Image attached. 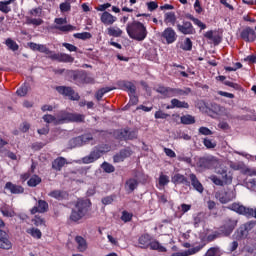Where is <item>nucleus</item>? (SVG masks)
Here are the masks:
<instances>
[{
	"label": "nucleus",
	"mask_w": 256,
	"mask_h": 256,
	"mask_svg": "<svg viewBox=\"0 0 256 256\" xmlns=\"http://www.w3.org/2000/svg\"><path fill=\"white\" fill-rule=\"evenodd\" d=\"M28 47L32 51L44 53V55H47L48 59H51V61H58V63H73V61H75V58H73V56L65 53H55V51L47 48V45L45 44L30 42L28 43Z\"/></svg>",
	"instance_id": "1"
},
{
	"label": "nucleus",
	"mask_w": 256,
	"mask_h": 256,
	"mask_svg": "<svg viewBox=\"0 0 256 256\" xmlns=\"http://www.w3.org/2000/svg\"><path fill=\"white\" fill-rule=\"evenodd\" d=\"M91 209V200L89 199H78L74 207L71 209L69 220L72 223H79L81 219H85L89 215Z\"/></svg>",
	"instance_id": "2"
},
{
	"label": "nucleus",
	"mask_w": 256,
	"mask_h": 256,
	"mask_svg": "<svg viewBox=\"0 0 256 256\" xmlns=\"http://www.w3.org/2000/svg\"><path fill=\"white\" fill-rule=\"evenodd\" d=\"M126 32L130 39H134L135 41H145V39H147V27L139 21L128 23L126 26Z\"/></svg>",
	"instance_id": "3"
},
{
	"label": "nucleus",
	"mask_w": 256,
	"mask_h": 256,
	"mask_svg": "<svg viewBox=\"0 0 256 256\" xmlns=\"http://www.w3.org/2000/svg\"><path fill=\"white\" fill-rule=\"evenodd\" d=\"M66 79L78 86L94 82L93 78L89 77L85 70H66Z\"/></svg>",
	"instance_id": "4"
},
{
	"label": "nucleus",
	"mask_w": 256,
	"mask_h": 256,
	"mask_svg": "<svg viewBox=\"0 0 256 256\" xmlns=\"http://www.w3.org/2000/svg\"><path fill=\"white\" fill-rule=\"evenodd\" d=\"M111 151V146L108 144H100L95 146L88 156L82 158L83 163L89 165V163H95V161L101 159L105 153Z\"/></svg>",
	"instance_id": "5"
},
{
	"label": "nucleus",
	"mask_w": 256,
	"mask_h": 256,
	"mask_svg": "<svg viewBox=\"0 0 256 256\" xmlns=\"http://www.w3.org/2000/svg\"><path fill=\"white\" fill-rule=\"evenodd\" d=\"M256 221L250 220L248 222H245L241 224L234 232L233 239L235 241H245V239L249 238V235H251V231L255 229Z\"/></svg>",
	"instance_id": "6"
},
{
	"label": "nucleus",
	"mask_w": 256,
	"mask_h": 256,
	"mask_svg": "<svg viewBox=\"0 0 256 256\" xmlns=\"http://www.w3.org/2000/svg\"><path fill=\"white\" fill-rule=\"evenodd\" d=\"M56 123L63 125V123H85V114L61 112Z\"/></svg>",
	"instance_id": "7"
},
{
	"label": "nucleus",
	"mask_w": 256,
	"mask_h": 256,
	"mask_svg": "<svg viewBox=\"0 0 256 256\" xmlns=\"http://www.w3.org/2000/svg\"><path fill=\"white\" fill-rule=\"evenodd\" d=\"M230 211H234V213H238V215H243L244 217H254L256 219V208H249L243 206L240 203L234 202L228 206Z\"/></svg>",
	"instance_id": "8"
},
{
	"label": "nucleus",
	"mask_w": 256,
	"mask_h": 256,
	"mask_svg": "<svg viewBox=\"0 0 256 256\" xmlns=\"http://www.w3.org/2000/svg\"><path fill=\"white\" fill-rule=\"evenodd\" d=\"M3 229H5V222L0 218V249L9 251V249H13V243H11L7 231Z\"/></svg>",
	"instance_id": "9"
},
{
	"label": "nucleus",
	"mask_w": 256,
	"mask_h": 256,
	"mask_svg": "<svg viewBox=\"0 0 256 256\" xmlns=\"http://www.w3.org/2000/svg\"><path fill=\"white\" fill-rule=\"evenodd\" d=\"M114 137L119 141H133V139H137V131L129 128L118 129L114 131Z\"/></svg>",
	"instance_id": "10"
},
{
	"label": "nucleus",
	"mask_w": 256,
	"mask_h": 256,
	"mask_svg": "<svg viewBox=\"0 0 256 256\" xmlns=\"http://www.w3.org/2000/svg\"><path fill=\"white\" fill-rule=\"evenodd\" d=\"M56 91L60 95H63V97H67L70 101H79L81 99L79 93L75 92L71 86H57Z\"/></svg>",
	"instance_id": "11"
},
{
	"label": "nucleus",
	"mask_w": 256,
	"mask_h": 256,
	"mask_svg": "<svg viewBox=\"0 0 256 256\" xmlns=\"http://www.w3.org/2000/svg\"><path fill=\"white\" fill-rule=\"evenodd\" d=\"M200 169H217L219 167V160L214 156L202 157L198 161Z\"/></svg>",
	"instance_id": "12"
},
{
	"label": "nucleus",
	"mask_w": 256,
	"mask_h": 256,
	"mask_svg": "<svg viewBox=\"0 0 256 256\" xmlns=\"http://www.w3.org/2000/svg\"><path fill=\"white\" fill-rule=\"evenodd\" d=\"M238 221L236 219L228 218L224 221V224L220 226L219 230L220 233L224 237H229L233 231H235V227H237Z\"/></svg>",
	"instance_id": "13"
},
{
	"label": "nucleus",
	"mask_w": 256,
	"mask_h": 256,
	"mask_svg": "<svg viewBox=\"0 0 256 256\" xmlns=\"http://www.w3.org/2000/svg\"><path fill=\"white\" fill-rule=\"evenodd\" d=\"M176 29L182 35H195V33H197V30H195L193 23L187 20H183L181 24L178 23L176 25Z\"/></svg>",
	"instance_id": "14"
},
{
	"label": "nucleus",
	"mask_w": 256,
	"mask_h": 256,
	"mask_svg": "<svg viewBox=\"0 0 256 256\" xmlns=\"http://www.w3.org/2000/svg\"><path fill=\"white\" fill-rule=\"evenodd\" d=\"M240 38L246 43H253L256 41L255 29L247 26L240 32Z\"/></svg>",
	"instance_id": "15"
},
{
	"label": "nucleus",
	"mask_w": 256,
	"mask_h": 256,
	"mask_svg": "<svg viewBox=\"0 0 256 256\" xmlns=\"http://www.w3.org/2000/svg\"><path fill=\"white\" fill-rule=\"evenodd\" d=\"M56 26H54V29H57L58 31H62L63 33H68L69 31H75L77 28L73 25H65L67 23V19L65 18H56L55 19ZM64 25V26H59Z\"/></svg>",
	"instance_id": "16"
},
{
	"label": "nucleus",
	"mask_w": 256,
	"mask_h": 256,
	"mask_svg": "<svg viewBox=\"0 0 256 256\" xmlns=\"http://www.w3.org/2000/svg\"><path fill=\"white\" fill-rule=\"evenodd\" d=\"M162 39H165L168 45L177 41V32L171 27L166 28L161 35Z\"/></svg>",
	"instance_id": "17"
},
{
	"label": "nucleus",
	"mask_w": 256,
	"mask_h": 256,
	"mask_svg": "<svg viewBox=\"0 0 256 256\" xmlns=\"http://www.w3.org/2000/svg\"><path fill=\"white\" fill-rule=\"evenodd\" d=\"M49 211V203L45 200H38L36 205L31 208V215H36V213H47Z\"/></svg>",
	"instance_id": "18"
},
{
	"label": "nucleus",
	"mask_w": 256,
	"mask_h": 256,
	"mask_svg": "<svg viewBox=\"0 0 256 256\" xmlns=\"http://www.w3.org/2000/svg\"><path fill=\"white\" fill-rule=\"evenodd\" d=\"M118 87L124 91H128L129 94L135 95L137 93V87L131 81L120 80L117 82Z\"/></svg>",
	"instance_id": "19"
},
{
	"label": "nucleus",
	"mask_w": 256,
	"mask_h": 256,
	"mask_svg": "<svg viewBox=\"0 0 256 256\" xmlns=\"http://www.w3.org/2000/svg\"><path fill=\"white\" fill-rule=\"evenodd\" d=\"M171 182L174 185H185L186 187H191V182L183 174H175L174 176H172Z\"/></svg>",
	"instance_id": "20"
},
{
	"label": "nucleus",
	"mask_w": 256,
	"mask_h": 256,
	"mask_svg": "<svg viewBox=\"0 0 256 256\" xmlns=\"http://www.w3.org/2000/svg\"><path fill=\"white\" fill-rule=\"evenodd\" d=\"M217 199H219L220 203L227 204L235 198V193L233 191H227V192H219L216 194Z\"/></svg>",
	"instance_id": "21"
},
{
	"label": "nucleus",
	"mask_w": 256,
	"mask_h": 256,
	"mask_svg": "<svg viewBox=\"0 0 256 256\" xmlns=\"http://www.w3.org/2000/svg\"><path fill=\"white\" fill-rule=\"evenodd\" d=\"M48 197H52L56 201H65V199H68L69 193L63 190H52L48 193Z\"/></svg>",
	"instance_id": "22"
},
{
	"label": "nucleus",
	"mask_w": 256,
	"mask_h": 256,
	"mask_svg": "<svg viewBox=\"0 0 256 256\" xmlns=\"http://www.w3.org/2000/svg\"><path fill=\"white\" fill-rule=\"evenodd\" d=\"M166 109H189V103L173 98L171 100V105H168Z\"/></svg>",
	"instance_id": "23"
},
{
	"label": "nucleus",
	"mask_w": 256,
	"mask_h": 256,
	"mask_svg": "<svg viewBox=\"0 0 256 256\" xmlns=\"http://www.w3.org/2000/svg\"><path fill=\"white\" fill-rule=\"evenodd\" d=\"M5 189H8V191H10V193L13 195H21V193H25V188H23V186L13 184L12 182H7Z\"/></svg>",
	"instance_id": "24"
},
{
	"label": "nucleus",
	"mask_w": 256,
	"mask_h": 256,
	"mask_svg": "<svg viewBox=\"0 0 256 256\" xmlns=\"http://www.w3.org/2000/svg\"><path fill=\"white\" fill-rule=\"evenodd\" d=\"M189 179H190L191 185L195 189V191H198V193H203V191H205V188L203 187V184H201V182L197 178V175L192 173L189 175Z\"/></svg>",
	"instance_id": "25"
},
{
	"label": "nucleus",
	"mask_w": 256,
	"mask_h": 256,
	"mask_svg": "<svg viewBox=\"0 0 256 256\" xmlns=\"http://www.w3.org/2000/svg\"><path fill=\"white\" fill-rule=\"evenodd\" d=\"M100 21L104 25H113V23H115L117 21V17L113 16L108 11H105L102 13V15L100 17Z\"/></svg>",
	"instance_id": "26"
},
{
	"label": "nucleus",
	"mask_w": 256,
	"mask_h": 256,
	"mask_svg": "<svg viewBox=\"0 0 256 256\" xmlns=\"http://www.w3.org/2000/svg\"><path fill=\"white\" fill-rule=\"evenodd\" d=\"M137 187H139V181L137 179L130 178L125 182V190L128 194L133 193Z\"/></svg>",
	"instance_id": "27"
},
{
	"label": "nucleus",
	"mask_w": 256,
	"mask_h": 256,
	"mask_svg": "<svg viewBox=\"0 0 256 256\" xmlns=\"http://www.w3.org/2000/svg\"><path fill=\"white\" fill-rule=\"evenodd\" d=\"M215 169V173H217V175H220L221 179H224L225 181V185H229L232 183L233 178L229 175H227V170L225 168H214Z\"/></svg>",
	"instance_id": "28"
},
{
	"label": "nucleus",
	"mask_w": 256,
	"mask_h": 256,
	"mask_svg": "<svg viewBox=\"0 0 256 256\" xmlns=\"http://www.w3.org/2000/svg\"><path fill=\"white\" fill-rule=\"evenodd\" d=\"M156 93H160L165 98H171L173 97V88L160 85L156 88Z\"/></svg>",
	"instance_id": "29"
},
{
	"label": "nucleus",
	"mask_w": 256,
	"mask_h": 256,
	"mask_svg": "<svg viewBox=\"0 0 256 256\" xmlns=\"http://www.w3.org/2000/svg\"><path fill=\"white\" fill-rule=\"evenodd\" d=\"M65 165H67V159L64 157H58L52 162V169H55V171H61Z\"/></svg>",
	"instance_id": "30"
},
{
	"label": "nucleus",
	"mask_w": 256,
	"mask_h": 256,
	"mask_svg": "<svg viewBox=\"0 0 256 256\" xmlns=\"http://www.w3.org/2000/svg\"><path fill=\"white\" fill-rule=\"evenodd\" d=\"M205 39H208L209 41H213V45L217 47L223 41L221 36L219 35H213V30H209L204 34Z\"/></svg>",
	"instance_id": "31"
},
{
	"label": "nucleus",
	"mask_w": 256,
	"mask_h": 256,
	"mask_svg": "<svg viewBox=\"0 0 256 256\" xmlns=\"http://www.w3.org/2000/svg\"><path fill=\"white\" fill-rule=\"evenodd\" d=\"M139 245L141 249H147L151 243V235L143 234L138 239Z\"/></svg>",
	"instance_id": "32"
},
{
	"label": "nucleus",
	"mask_w": 256,
	"mask_h": 256,
	"mask_svg": "<svg viewBox=\"0 0 256 256\" xmlns=\"http://www.w3.org/2000/svg\"><path fill=\"white\" fill-rule=\"evenodd\" d=\"M75 241L78 245V251H80V253H84V251H87V240H85L83 236H76Z\"/></svg>",
	"instance_id": "33"
},
{
	"label": "nucleus",
	"mask_w": 256,
	"mask_h": 256,
	"mask_svg": "<svg viewBox=\"0 0 256 256\" xmlns=\"http://www.w3.org/2000/svg\"><path fill=\"white\" fill-rule=\"evenodd\" d=\"M152 251H159V253H167V248H165L159 241L155 240L150 242L149 246Z\"/></svg>",
	"instance_id": "34"
},
{
	"label": "nucleus",
	"mask_w": 256,
	"mask_h": 256,
	"mask_svg": "<svg viewBox=\"0 0 256 256\" xmlns=\"http://www.w3.org/2000/svg\"><path fill=\"white\" fill-rule=\"evenodd\" d=\"M106 31L109 37H121L123 35V30L117 26L109 27Z\"/></svg>",
	"instance_id": "35"
},
{
	"label": "nucleus",
	"mask_w": 256,
	"mask_h": 256,
	"mask_svg": "<svg viewBox=\"0 0 256 256\" xmlns=\"http://www.w3.org/2000/svg\"><path fill=\"white\" fill-rule=\"evenodd\" d=\"M164 22L166 24L170 23V25L175 26L177 23V16L175 15V12H167L164 14Z\"/></svg>",
	"instance_id": "36"
},
{
	"label": "nucleus",
	"mask_w": 256,
	"mask_h": 256,
	"mask_svg": "<svg viewBox=\"0 0 256 256\" xmlns=\"http://www.w3.org/2000/svg\"><path fill=\"white\" fill-rule=\"evenodd\" d=\"M180 123H182V125H194L195 116L191 114L183 115L180 117Z\"/></svg>",
	"instance_id": "37"
},
{
	"label": "nucleus",
	"mask_w": 256,
	"mask_h": 256,
	"mask_svg": "<svg viewBox=\"0 0 256 256\" xmlns=\"http://www.w3.org/2000/svg\"><path fill=\"white\" fill-rule=\"evenodd\" d=\"M13 1L15 0L0 1V11L5 14L11 13V7H9V5H11Z\"/></svg>",
	"instance_id": "38"
},
{
	"label": "nucleus",
	"mask_w": 256,
	"mask_h": 256,
	"mask_svg": "<svg viewBox=\"0 0 256 256\" xmlns=\"http://www.w3.org/2000/svg\"><path fill=\"white\" fill-rule=\"evenodd\" d=\"M113 91V88L111 87H104L99 89L96 93H95V97L97 99V101H101V99H103V96L106 95V93H109Z\"/></svg>",
	"instance_id": "39"
},
{
	"label": "nucleus",
	"mask_w": 256,
	"mask_h": 256,
	"mask_svg": "<svg viewBox=\"0 0 256 256\" xmlns=\"http://www.w3.org/2000/svg\"><path fill=\"white\" fill-rule=\"evenodd\" d=\"M221 237H224V236L220 230L214 231L206 237V241H207V243H213V241H215L216 239H219Z\"/></svg>",
	"instance_id": "40"
},
{
	"label": "nucleus",
	"mask_w": 256,
	"mask_h": 256,
	"mask_svg": "<svg viewBox=\"0 0 256 256\" xmlns=\"http://www.w3.org/2000/svg\"><path fill=\"white\" fill-rule=\"evenodd\" d=\"M40 183H41V177H39V175L34 174L28 180L27 185L28 187H37V185H39Z\"/></svg>",
	"instance_id": "41"
},
{
	"label": "nucleus",
	"mask_w": 256,
	"mask_h": 256,
	"mask_svg": "<svg viewBox=\"0 0 256 256\" xmlns=\"http://www.w3.org/2000/svg\"><path fill=\"white\" fill-rule=\"evenodd\" d=\"M5 45L10 49V51H19V44L11 38L6 39Z\"/></svg>",
	"instance_id": "42"
},
{
	"label": "nucleus",
	"mask_w": 256,
	"mask_h": 256,
	"mask_svg": "<svg viewBox=\"0 0 256 256\" xmlns=\"http://www.w3.org/2000/svg\"><path fill=\"white\" fill-rule=\"evenodd\" d=\"M182 51H191L193 49V41L191 38H185L184 42L180 45Z\"/></svg>",
	"instance_id": "43"
},
{
	"label": "nucleus",
	"mask_w": 256,
	"mask_h": 256,
	"mask_svg": "<svg viewBox=\"0 0 256 256\" xmlns=\"http://www.w3.org/2000/svg\"><path fill=\"white\" fill-rule=\"evenodd\" d=\"M191 93V88H185L184 90L181 88H173V97L189 95Z\"/></svg>",
	"instance_id": "44"
},
{
	"label": "nucleus",
	"mask_w": 256,
	"mask_h": 256,
	"mask_svg": "<svg viewBox=\"0 0 256 256\" xmlns=\"http://www.w3.org/2000/svg\"><path fill=\"white\" fill-rule=\"evenodd\" d=\"M104 173H115V166L109 162H103L101 165Z\"/></svg>",
	"instance_id": "45"
},
{
	"label": "nucleus",
	"mask_w": 256,
	"mask_h": 256,
	"mask_svg": "<svg viewBox=\"0 0 256 256\" xmlns=\"http://www.w3.org/2000/svg\"><path fill=\"white\" fill-rule=\"evenodd\" d=\"M81 138L80 137H75L72 138L69 142H68V147L70 149H75V147H81Z\"/></svg>",
	"instance_id": "46"
},
{
	"label": "nucleus",
	"mask_w": 256,
	"mask_h": 256,
	"mask_svg": "<svg viewBox=\"0 0 256 256\" xmlns=\"http://www.w3.org/2000/svg\"><path fill=\"white\" fill-rule=\"evenodd\" d=\"M73 36L75 39H81L82 41H87V39H91L93 37L89 32L75 33Z\"/></svg>",
	"instance_id": "47"
},
{
	"label": "nucleus",
	"mask_w": 256,
	"mask_h": 256,
	"mask_svg": "<svg viewBox=\"0 0 256 256\" xmlns=\"http://www.w3.org/2000/svg\"><path fill=\"white\" fill-rule=\"evenodd\" d=\"M34 239H41L43 237V233H41V230L39 228H32L27 231Z\"/></svg>",
	"instance_id": "48"
},
{
	"label": "nucleus",
	"mask_w": 256,
	"mask_h": 256,
	"mask_svg": "<svg viewBox=\"0 0 256 256\" xmlns=\"http://www.w3.org/2000/svg\"><path fill=\"white\" fill-rule=\"evenodd\" d=\"M203 145L206 147V149H215L217 147V142L212 141L209 138H204Z\"/></svg>",
	"instance_id": "49"
},
{
	"label": "nucleus",
	"mask_w": 256,
	"mask_h": 256,
	"mask_svg": "<svg viewBox=\"0 0 256 256\" xmlns=\"http://www.w3.org/2000/svg\"><path fill=\"white\" fill-rule=\"evenodd\" d=\"M133 220V213H129L127 210L122 211L121 221L129 223Z\"/></svg>",
	"instance_id": "50"
},
{
	"label": "nucleus",
	"mask_w": 256,
	"mask_h": 256,
	"mask_svg": "<svg viewBox=\"0 0 256 256\" xmlns=\"http://www.w3.org/2000/svg\"><path fill=\"white\" fill-rule=\"evenodd\" d=\"M32 222L34 223V225L36 227H43V226H45V219L42 218L39 215H35L34 219L32 220Z\"/></svg>",
	"instance_id": "51"
},
{
	"label": "nucleus",
	"mask_w": 256,
	"mask_h": 256,
	"mask_svg": "<svg viewBox=\"0 0 256 256\" xmlns=\"http://www.w3.org/2000/svg\"><path fill=\"white\" fill-rule=\"evenodd\" d=\"M29 92V85L24 84L22 85L17 91V95L19 97H25V95H27V93Z\"/></svg>",
	"instance_id": "52"
},
{
	"label": "nucleus",
	"mask_w": 256,
	"mask_h": 256,
	"mask_svg": "<svg viewBox=\"0 0 256 256\" xmlns=\"http://www.w3.org/2000/svg\"><path fill=\"white\" fill-rule=\"evenodd\" d=\"M160 187H165V185H169V176L163 174V172L159 176L158 181Z\"/></svg>",
	"instance_id": "53"
},
{
	"label": "nucleus",
	"mask_w": 256,
	"mask_h": 256,
	"mask_svg": "<svg viewBox=\"0 0 256 256\" xmlns=\"http://www.w3.org/2000/svg\"><path fill=\"white\" fill-rule=\"evenodd\" d=\"M210 179L212 183H214V185H218V187H223V185H225V179L219 178L216 175L211 176Z\"/></svg>",
	"instance_id": "54"
},
{
	"label": "nucleus",
	"mask_w": 256,
	"mask_h": 256,
	"mask_svg": "<svg viewBox=\"0 0 256 256\" xmlns=\"http://www.w3.org/2000/svg\"><path fill=\"white\" fill-rule=\"evenodd\" d=\"M224 85L227 87H231L232 89H235V91H242L243 87L240 84L231 82L229 80L224 81Z\"/></svg>",
	"instance_id": "55"
},
{
	"label": "nucleus",
	"mask_w": 256,
	"mask_h": 256,
	"mask_svg": "<svg viewBox=\"0 0 256 256\" xmlns=\"http://www.w3.org/2000/svg\"><path fill=\"white\" fill-rule=\"evenodd\" d=\"M28 25H35L36 27H39V25H43V19L41 18H28L27 19Z\"/></svg>",
	"instance_id": "56"
},
{
	"label": "nucleus",
	"mask_w": 256,
	"mask_h": 256,
	"mask_svg": "<svg viewBox=\"0 0 256 256\" xmlns=\"http://www.w3.org/2000/svg\"><path fill=\"white\" fill-rule=\"evenodd\" d=\"M0 211L4 217H15V212L7 207L1 208Z\"/></svg>",
	"instance_id": "57"
},
{
	"label": "nucleus",
	"mask_w": 256,
	"mask_h": 256,
	"mask_svg": "<svg viewBox=\"0 0 256 256\" xmlns=\"http://www.w3.org/2000/svg\"><path fill=\"white\" fill-rule=\"evenodd\" d=\"M89 141H93V135L84 134V135L80 136L81 145H83V143L86 145V143H89Z\"/></svg>",
	"instance_id": "58"
},
{
	"label": "nucleus",
	"mask_w": 256,
	"mask_h": 256,
	"mask_svg": "<svg viewBox=\"0 0 256 256\" xmlns=\"http://www.w3.org/2000/svg\"><path fill=\"white\" fill-rule=\"evenodd\" d=\"M205 243L204 244H200L196 247H193L191 249L188 250V255H195V253H199V251H201V249H203V247H205Z\"/></svg>",
	"instance_id": "59"
},
{
	"label": "nucleus",
	"mask_w": 256,
	"mask_h": 256,
	"mask_svg": "<svg viewBox=\"0 0 256 256\" xmlns=\"http://www.w3.org/2000/svg\"><path fill=\"white\" fill-rule=\"evenodd\" d=\"M119 153L122 158H124V160L127 159V157H129L130 155H133V151H131L130 148H124L120 150Z\"/></svg>",
	"instance_id": "60"
},
{
	"label": "nucleus",
	"mask_w": 256,
	"mask_h": 256,
	"mask_svg": "<svg viewBox=\"0 0 256 256\" xmlns=\"http://www.w3.org/2000/svg\"><path fill=\"white\" fill-rule=\"evenodd\" d=\"M130 100L128 102V106L131 107L133 105H137L139 103V97H137L135 94H129Z\"/></svg>",
	"instance_id": "61"
},
{
	"label": "nucleus",
	"mask_w": 256,
	"mask_h": 256,
	"mask_svg": "<svg viewBox=\"0 0 256 256\" xmlns=\"http://www.w3.org/2000/svg\"><path fill=\"white\" fill-rule=\"evenodd\" d=\"M211 109H212L213 113H215L216 115H219V113L223 112V107H221V105H219L217 103L211 104Z\"/></svg>",
	"instance_id": "62"
},
{
	"label": "nucleus",
	"mask_w": 256,
	"mask_h": 256,
	"mask_svg": "<svg viewBox=\"0 0 256 256\" xmlns=\"http://www.w3.org/2000/svg\"><path fill=\"white\" fill-rule=\"evenodd\" d=\"M60 11L61 13H67L71 11V4L67 2H63L60 4Z\"/></svg>",
	"instance_id": "63"
},
{
	"label": "nucleus",
	"mask_w": 256,
	"mask_h": 256,
	"mask_svg": "<svg viewBox=\"0 0 256 256\" xmlns=\"http://www.w3.org/2000/svg\"><path fill=\"white\" fill-rule=\"evenodd\" d=\"M155 119H167L169 117V114L163 112L162 110H158L154 114Z\"/></svg>",
	"instance_id": "64"
}]
</instances>
